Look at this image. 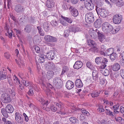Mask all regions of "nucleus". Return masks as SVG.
Masks as SVG:
<instances>
[{
    "label": "nucleus",
    "instance_id": "nucleus-56",
    "mask_svg": "<svg viewBox=\"0 0 124 124\" xmlns=\"http://www.w3.org/2000/svg\"><path fill=\"white\" fill-rule=\"evenodd\" d=\"M12 31L11 30H10V31H9V30H8L7 31V33L8 34V36L10 38H11L12 36Z\"/></svg>",
    "mask_w": 124,
    "mask_h": 124
},
{
    "label": "nucleus",
    "instance_id": "nucleus-16",
    "mask_svg": "<svg viewBox=\"0 0 124 124\" xmlns=\"http://www.w3.org/2000/svg\"><path fill=\"white\" fill-rule=\"evenodd\" d=\"M82 65L83 63L81 61H78L75 62L73 67L75 69H78L81 68Z\"/></svg>",
    "mask_w": 124,
    "mask_h": 124
},
{
    "label": "nucleus",
    "instance_id": "nucleus-25",
    "mask_svg": "<svg viewBox=\"0 0 124 124\" xmlns=\"http://www.w3.org/2000/svg\"><path fill=\"white\" fill-rule=\"evenodd\" d=\"M98 36L99 40L100 42H102L105 41V36L103 34L101 33H99Z\"/></svg>",
    "mask_w": 124,
    "mask_h": 124
},
{
    "label": "nucleus",
    "instance_id": "nucleus-21",
    "mask_svg": "<svg viewBox=\"0 0 124 124\" xmlns=\"http://www.w3.org/2000/svg\"><path fill=\"white\" fill-rule=\"evenodd\" d=\"M75 85L76 87L80 88L83 86V84L81 80L79 79H77L75 82Z\"/></svg>",
    "mask_w": 124,
    "mask_h": 124
},
{
    "label": "nucleus",
    "instance_id": "nucleus-60",
    "mask_svg": "<svg viewBox=\"0 0 124 124\" xmlns=\"http://www.w3.org/2000/svg\"><path fill=\"white\" fill-rule=\"evenodd\" d=\"M120 74L122 77L124 78V70H120Z\"/></svg>",
    "mask_w": 124,
    "mask_h": 124
},
{
    "label": "nucleus",
    "instance_id": "nucleus-18",
    "mask_svg": "<svg viewBox=\"0 0 124 124\" xmlns=\"http://www.w3.org/2000/svg\"><path fill=\"white\" fill-rule=\"evenodd\" d=\"M74 83L70 80H68L67 81L66 85V88L68 89H71L74 87Z\"/></svg>",
    "mask_w": 124,
    "mask_h": 124
},
{
    "label": "nucleus",
    "instance_id": "nucleus-42",
    "mask_svg": "<svg viewBox=\"0 0 124 124\" xmlns=\"http://www.w3.org/2000/svg\"><path fill=\"white\" fill-rule=\"evenodd\" d=\"M86 65L87 67L89 69L91 70H93V66L90 62H87Z\"/></svg>",
    "mask_w": 124,
    "mask_h": 124
},
{
    "label": "nucleus",
    "instance_id": "nucleus-24",
    "mask_svg": "<svg viewBox=\"0 0 124 124\" xmlns=\"http://www.w3.org/2000/svg\"><path fill=\"white\" fill-rule=\"evenodd\" d=\"M29 91L28 92V94L30 96H32L34 94L33 91L34 88L32 85H30L29 87Z\"/></svg>",
    "mask_w": 124,
    "mask_h": 124
},
{
    "label": "nucleus",
    "instance_id": "nucleus-17",
    "mask_svg": "<svg viewBox=\"0 0 124 124\" xmlns=\"http://www.w3.org/2000/svg\"><path fill=\"white\" fill-rule=\"evenodd\" d=\"M55 3L53 0H47L46 2L47 7L50 8H53L54 6Z\"/></svg>",
    "mask_w": 124,
    "mask_h": 124
},
{
    "label": "nucleus",
    "instance_id": "nucleus-61",
    "mask_svg": "<svg viewBox=\"0 0 124 124\" xmlns=\"http://www.w3.org/2000/svg\"><path fill=\"white\" fill-rule=\"evenodd\" d=\"M39 62L40 63H43L45 61V58H39Z\"/></svg>",
    "mask_w": 124,
    "mask_h": 124
},
{
    "label": "nucleus",
    "instance_id": "nucleus-35",
    "mask_svg": "<svg viewBox=\"0 0 124 124\" xmlns=\"http://www.w3.org/2000/svg\"><path fill=\"white\" fill-rule=\"evenodd\" d=\"M60 23L63 25L64 26H67L68 25V23L64 19L61 17L60 19Z\"/></svg>",
    "mask_w": 124,
    "mask_h": 124
},
{
    "label": "nucleus",
    "instance_id": "nucleus-62",
    "mask_svg": "<svg viewBox=\"0 0 124 124\" xmlns=\"http://www.w3.org/2000/svg\"><path fill=\"white\" fill-rule=\"evenodd\" d=\"M120 64L121 66H124V60L122 59L120 61Z\"/></svg>",
    "mask_w": 124,
    "mask_h": 124
},
{
    "label": "nucleus",
    "instance_id": "nucleus-41",
    "mask_svg": "<svg viewBox=\"0 0 124 124\" xmlns=\"http://www.w3.org/2000/svg\"><path fill=\"white\" fill-rule=\"evenodd\" d=\"M31 29L30 26L29 25H27L24 28V31L27 33H29L31 31Z\"/></svg>",
    "mask_w": 124,
    "mask_h": 124
},
{
    "label": "nucleus",
    "instance_id": "nucleus-32",
    "mask_svg": "<svg viewBox=\"0 0 124 124\" xmlns=\"http://www.w3.org/2000/svg\"><path fill=\"white\" fill-rule=\"evenodd\" d=\"M93 32L94 33V35H91V36L93 38H94L96 37V36L97 34L98 35H99V33H101L99 31L98 29H96L95 30H93Z\"/></svg>",
    "mask_w": 124,
    "mask_h": 124
},
{
    "label": "nucleus",
    "instance_id": "nucleus-55",
    "mask_svg": "<svg viewBox=\"0 0 124 124\" xmlns=\"http://www.w3.org/2000/svg\"><path fill=\"white\" fill-rule=\"evenodd\" d=\"M4 56L7 59H8L10 56V55L7 52H6L4 53Z\"/></svg>",
    "mask_w": 124,
    "mask_h": 124
},
{
    "label": "nucleus",
    "instance_id": "nucleus-9",
    "mask_svg": "<svg viewBox=\"0 0 124 124\" xmlns=\"http://www.w3.org/2000/svg\"><path fill=\"white\" fill-rule=\"evenodd\" d=\"M44 39L47 42H54L57 41L56 38L48 35L45 36Z\"/></svg>",
    "mask_w": 124,
    "mask_h": 124
},
{
    "label": "nucleus",
    "instance_id": "nucleus-58",
    "mask_svg": "<svg viewBox=\"0 0 124 124\" xmlns=\"http://www.w3.org/2000/svg\"><path fill=\"white\" fill-rule=\"evenodd\" d=\"M119 105V104H116L113 106V108L114 110H117L118 109Z\"/></svg>",
    "mask_w": 124,
    "mask_h": 124
},
{
    "label": "nucleus",
    "instance_id": "nucleus-53",
    "mask_svg": "<svg viewBox=\"0 0 124 124\" xmlns=\"http://www.w3.org/2000/svg\"><path fill=\"white\" fill-rule=\"evenodd\" d=\"M75 28L74 27H73L72 26H71L69 27V30L70 32L75 33Z\"/></svg>",
    "mask_w": 124,
    "mask_h": 124
},
{
    "label": "nucleus",
    "instance_id": "nucleus-49",
    "mask_svg": "<svg viewBox=\"0 0 124 124\" xmlns=\"http://www.w3.org/2000/svg\"><path fill=\"white\" fill-rule=\"evenodd\" d=\"M102 58L101 57H97L95 60L96 63L97 64H99L101 62Z\"/></svg>",
    "mask_w": 124,
    "mask_h": 124
},
{
    "label": "nucleus",
    "instance_id": "nucleus-59",
    "mask_svg": "<svg viewBox=\"0 0 124 124\" xmlns=\"http://www.w3.org/2000/svg\"><path fill=\"white\" fill-rule=\"evenodd\" d=\"M23 115L24 117L25 120L26 122L28 121L29 119L28 118L27 116L26 115L25 113H23Z\"/></svg>",
    "mask_w": 124,
    "mask_h": 124
},
{
    "label": "nucleus",
    "instance_id": "nucleus-48",
    "mask_svg": "<svg viewBox=\"0 0 124 124\" xmlns=\"http://www.w3.org/2000/svg\"><path fill=\"white\" fill-rule=\"evenodd\" d=\"M58 21L53 20L51 21V24L54 27H55L57 26L58 25Z\"/></svg>",
    "mask_w": 124,
    "mask_h": 124
},
{
    "label": "nucleus",
    "instance_id": "nucleus-63",
    "mask_svg": "<svg viewBox=\"0 0 124 124\" xmlns=\"http://www.w3.org/2000/svg\"><path fill=\"white\" fill-rule=\"evenodd\" d=\"M120 111L122 113H124V108L122 106L120 108Z\"/></svg>",
    "mask_w": 124,
    "mask_h": 124
},
{
    "label": "nucleus",
    "instance_id": "nucleus-1",
    "mask_svg": "<svg viewBox=\"0 0 124 124\" xmlns=\"http://www.w3.org/2000/svg\"><path fill=\"white\" fill-rule=\"evenodd\" d=\"M102 31L107 33H109L112 31L113 27L109 23L107 22L104 23L102 25Z\"/></svg>",
    "mask_w": 124,
    "mask_h": 124
},
{
    "label": "nucleus",
    "instance_id": "nucleus-40",
    "mask_svg": "<svg viewBox=\"0 0 124 124\" xmlns=\"http://www.w3.org/2000/svg\"><path fill=\"white\" fill-rule=\"evenodd\" d=\"M47 66L48 68L50 70L53 69L54 67V64L53 62H48Z\"/></svg>",
    "mask_w": 124,
    "mask_h": 124
},
{
    "label": "nucleus",
    "instance_id": "nucleus-38",
    "mask_svg": "<svg viewBox=\"0 0 124 124\" xmlns=\"http://www.w3.org/2000/svg\"><path fill=\"white\" fill-rule=\"evenodd\" d=\"M37 28L39 31V32L40 35L41 36L44 35V33L42 32L43 30L41 27L40 26H38L37 27Z\"/></svg>",
    "mask_w": 124,
    "mask_h": 124
},
{
    "label": "nucleus",
    "instance_id": "nucleus-36",
    "mask_svg": "<svg viewBox=\"0 0 124 124\" xmlns=\"http://www.w3.org/2000/svg\"><path fill=\"white\" fill-rule=\"evenodd\" d=\"M114 49L112 48H110L108 49L106 51L107 55H110L114 53Z\"/></svg>",
    "mask_w": 124,
    "mask_h": 124
},
{
    "label": "nucleus",
    "instance_id": "nucleus-47",
    "mask_svg": "<svg viewBox=\"0 0 124 124\" xmlns=\"http://www.w3.org/2000/svg\"><path fill=\"white\" fill-rule=\"evenodd\" d=\"M116 5L118 7H120L122 6L124 4L123 1L122 0H117V2L116 3Z\"/></svg>",
    "mask_w": 124,
    "mask_h": 124
},
{
    "label": "nucleus",
    "instance_id": "nucleus-43",
    "mask_svg": "<svg viewBox=\"0 0 124 124\" xmlns=\"http://www.w3.org/2000/svg\"><path fill=\"white\" fill-rule=\"evenodd\" d=\"M70 120L72 123L75 124L77 122V119L74 117H72L70 118Z\"/></svg>",
    "mask_w": 124,
    "mask_h": 124
},
{
    "label": "nucleus",
    "instance_id": "nucleus-23",
    "mask_svg": "<svg viewBox=\"0 0 124 124\" xmlns=\"http://www.w3.org/2000/svg\"><path fill=\"white\" fill-rule=\"evenodd\" d=\"M120 66L119 64L116 63L112 66V69L113 71H116L120 69Z\"/></svg>",
    "mask_w": 124,
    "mask_h": 124
},
{
    "label": "nucleus",
    "instance_id": "nucleus-28",
    "mask_svg": "<svg viewBox=\"0 0 124 124\" xmlns=\"http://www.w3.org/2000/svg\"><path fill=\"white\" fill-rule=\"evenodd\" d=\"M49 24L47 22L43 24V28L45 31L46 32H48L49 30Z\"/></svg>",
    "mask_w": 124,
    "mask_h": 124
},
{
    "label": "nucleus",
    "instance_id": "nucleus-13",
    "mask_svg": "<svg viewBox=\"0 0 124 124\" xmlns=\"http://www.w3.org/2000/svg\"><path fill=\"white\" fill-rule=\"evenodd\" d=\"M88 44L89 46L91 47L90 48V50L92 52L93 51V48H95L96 47V44L95 42L93 40H89L88 41Z\"/></svg>",
    "mask_w": 124,
    "mask_h": 124
},
{
    "label": "nucleus",
    "instance_id": "nucleus-39",
    "mask_svg": "<svg viewBox=\"0 0 124 124\" xmlns=\"http://www.w3.org/2000/svg\"><path fill=\"white\" fill-rule=\"evenodd\" d=\"M22 84L25 86L27 87L30 85V82L28 81L23 80L22 81Z\"/></svg>",
    "mask_w": 124,
    "mask_h": 124
},
{
    "label": "nucleus",
    "instance_id": "nucleus-45",
    "mask_svg": "<svg viewBox=\"0 0 124 124\" xmlns=\"http://www.w3.org/2000/svg\"><path fill=\"white\" fill-rule=\"evenodd\" d=\"M68 68L66 66H64L63 68V69L61 75H63V74L67 72L69 70Z\"/></svg>",
    "mask_w": 124,
    "mask_h": 124
},
{
    "label": "nucleus",
    "instance_id": "nucleus-34",
    "mask_svg": "<svg viewBox=\"0 0 124 124\" xmlns=\"http://www.w3.org/2000/svg\"><path fill=\"white\" fill-rule=\"evenodd\" d=\"M1 111L2 114L6 118L8 117V116L7 113L8 112L6 111V109H5L4 108H2Z\"/></svg>",
    "mask_w": 124,
    "mask_h": 124
},
{
    "label": "nucleus",
    "instance_id": "nucleus-57",
    "mask_svg": "<svg viewBox=\"0 0 124 124\" xmlns=\"http://www.w3.org/2000/svg\"><path fill=\"white\" fill-rule=\"evenodd\" d=\"M69 32L68 30H65L64 33V36L65 37L68 36L69 35Z\"/></svg>",
    "mask_w": 124,
    "mask_h": 124
},
{
    "label": "nucleus",
    "instance_id": "nucleus-8",
    "mask_svg": "<svg viewBox=\"0 0 124 124\" xmlns=\"http://www.w3.org/2000/svg\"><path fill=\"white\" fill-rule=\"evenodd\" d=\"M84 3L85 8L88 10H91L94 8V5L91 2L86 0L84 2Z\"/></svg>",
    "mask_w": 124,
    "mask_h": 124
},
{
    "label": "nucleus",
    "instance_id": "nucleus-12",
    "mask_svg": "<svg viewBox=\"0 0 124 124\" xmlns=\"http://www.w3.org/2000/svg\"><path fill=\"white\" fill-rule=\"evenodd\" d=\"M6 69L5 68H2L0 71V79H4L7 78V73L6 72Z\"/></svg>",
    "mask_w": 124,
    "mask_h": 124
},
{
    "label": "nucleus",
    "instance_id": "nucleus-20",
    "mask_svg": "<svg viewBox=\"0 0 124 124\" xmlns=\"http://www.w3.org/2000/svg\"><path fill=\"white\" fill-rule=\"evenodd\" d=\"M6 109L7 111L9 113H12L14 110L13 107L10 104L6 106Z\"/></svg>",
    "mask_w": 124,
    "mask_h": 124
},
{
    "label": "nucleus",
    "instance_id": "nucleus-46",
    "mask_svg": "<svg viewBox=\"0 0 124 124\" xmlns=\"http://www.w3.org/2000/svg\"><path fill=\"white\" fill-rule=\"evenodd\" d=\"M50 108L51 110L53 112H55L58 109L57 107L53 104H52L51 105Z\"/></svg>",
    "mask_w": 124,
    "mask_h": 124
},
{
    "label": "nucleus",
    "instance_id": "nucleus-11",
    "mask_svg": "<svg viewBox=\"0 0 124 124\" xmlns=\"http://www.w3.org/2000/svg\"><path fill=\"white\" fill-rule=\"evenodd\" d=\"M24 9L23 6L20 4H18L16 5L15 10L17 13H22Z\"/></svg>",
    "mask_w": 124,
    "mask_h": 124
},
{
    "label": "nucleus",
    "instance_id": "nucleus-7",
    "mask_svg": "<svg viewBox=\"0 0 124 124\" xmlns=\"http://www.w3.org/2000/svg\"><path fill=\"white\" fill-rule=\"evenodd\" d=\"M62 81L60 78L56 77L54 78L53 80V84L54 86L58 88H60L62 86Z\"/></svg>",
    "mask_w": 124,
    "mask_h": 124
},
{
    "label": "nucleus",
    "instance_id": "nucleus-19",
    "mask_svg": "<svg viewBox=\"0 0 124 124\" xmlns=\"http://www.w3.org/2000/svg\"><path fill=\"white\" fill-rule=\"evenodd\" d=\"M54 72L52 71H48L46 74V78L48 80L52 79L54 75Z\"/></svg>",
    "mask_w": 124,
    "mask_h": 124
},
{
    "label": "nucleus",
    "instance_id": "nucleus-50",
    "mask_svg": "<svg viewBox=\"0 0 124 124\" xmlns=\"http://www.w3.org/2000/svg\"><path fill=\"white\" fill-rule=\"evenodd\" d=\"M81 112L82 113L85 115H86L87 116L89 115V113L87 111H86L85 109L84 108H82L81 109Z\"/></svg>",
    "mask_w": 124,
    "mask_h": 124
},
{
    "label": "nucleus",
    "instance_id": "nucleus-29",
    "mask_svg": "<svg viewBox=\"0 0 124 124\" xmlns=\"http://www.w3.org/2000/svg\"><path fill=\"white\" fill-rule=\"evenodd\" d=\"M39 101L41 102L42 105L45 104L46 105H48L49 103V102L48 101H45L44 99L41 97L39 98Z\"/></svg>",
    "mask_w": 124,
    "mask_h": 124
},
{
    "label": "nucleus",
    "instance_id": "nucleus-5",
    "mask_svg": "<svg viewBox=\"0 0 124 124\" xmlns=\"http://www.w3.org/2000/svg\"><path fill=\"white\" fill-rule=\"evenodd\" d=\"M85 20L86 22L89 23H90L93 22L94 18L93 13L90 12L87 14L85 15Z\"/></svg>",
    "mask_w": 124,
    "mask_h": 124
},
{
    "label": "nucleus",
    "instance_id": "nucleus-33",
    "mask_svg": "<svg viewBox=\"0 0 124 124\" xmlns=\"http://www.w3.org/2000/svg\"><path fill=\"white\" fill-rule=\"evenodd\" d=\"M101 71L102 74L105 76H108L109 73V71L107 69H104L101 70Z\"/></svg>",
    "mask_w": 124,
    "mask_h": 124
},
{
    "label": "nucleus",
    "instance_id": "nucleus-22",
    "mask_svg": "<svg viewBox=\"0 0 124 124\" xmlns=\"http://www.w3.org/2000/svg\"><path fill=\"white\" fill-rule=\"evenodd\" d=\"M101 22L100 19L96 20L94 23V25L95 27L99 28L101 27Z\"/></svg>",
    "mask_w": 124,
    "mask_h": 124
},
{
    "label": "nucleus",
    "instance_id": "nucleus-2",
    "mask_svg": "<svg viewBox=\"0 0 124 124\" xmlns=\"http://www.w3.org/2000/svg\"><path fill=\"white\" fill-rule=\"evenodd\" d=\"M54 104L58 108V113L62 115H64L65 114V108L62 106V104L61 102H55Z\"/></svg>",
    "mask_w": 124,
    "mask_h": 124
},
{
    "label": "nucleus",
    "instance_id": "nucleus-6",
    "mask_svg": "<svg viewBox=\"0 0 124 124\" xmlns=\"http://www.w3.org/2000/svg\"><path fill=\"white\" fill-rule=\"evenodd\" d=\"M123 19L122 15L120 14L114 15L113 18V21L114 23L119 24L120 23Z\"/></svg>",
    "mask_w": 124,
    "mask_h": 124
},
{
    "label": "nucleus",
    "instance_id": "nucleus-31",
    "mask_svg": "<svg viewBox=\"0 0 124 124\" xmlns=\"http://www.w3.org/2000/svg\"><path fill=\"white\" fill-rule=\"evenodd\" d=\"M61 17L64 19V20L66 22L69 23H71L73 22L71 18L64 17L62 16H61Z\"/></svg>",
    "mask_w": 124,
    "mask_h": 124
},
{
    "label": "nucleus",
    "instance_id": "nucleus-14",
    "mask_svg": "<svg viewBox=\"0 0 124 124\" xmlns=\"http://www.w3.org/2000/svg\"><path fill=\"white\" fill-rule=\"evenodd\" d=\"M69 9L71 12V15L74 17L78 16V13L77 10L73 7H71L69 8Z\"/></svg>",
    "mask_w": 124,
    "mask_h": 124
},
{
    "label": "nucleus",
    "instance_id": "nucleus-10",
    "mask_svg": "<svg viewBox=\"0 0 124 124\" xmlns=\"http://www.w3.org/2000/svg\"><path fill=\"white\" fill-rule=\"evenodd\" d=\"M22 115L16 112L15 114V118L16 121L18 123L22 124L23 123V119L22 118Z\"/></svg>",
    "mask_w": 124,
    "mask_h": 124
},
{
    "label": "nucleus",
    "instance_id": "nucleus-27",
    "mask_svg": "<svg viewBox=\"0 0 124 124\" xmlns=\"http://www.w3.org/2000/svg\"><path fill=\"white\" fill-rule=\"evenodd\" d=\"M117 57V54L115 53H113L110 56V58L112 61L116 60Z\"/></svg>",
    "mask_w": 124,
    "mask_h": 124
},
{
    "label": "nucleus",
    "instance_id": "nucleus-51",
    "mask_svg": "<svg viewBox=\"0 0 124 124\" xmlns=\"http://www.w3.org/2000/svg\"><path fill=\"white\" fill-rule=\"evenodd\" d=\"M8 91L9 93L11 94L12 96L14 97L15 96V93L13 90L9 89H8Z\"/></svg>",
    "mask_w": 124,
    "mask_h": 124
},
{
    "label": "nucleus",
    "instance_id": "nucleus-52",
    "mask_svg": "<svg viewBox=\"0 0 124 124\" xmlns=\"http://www.w3.org/2000/svg\"><path fill=\"white\" fill-rule=\"evenodd\" d=\"M118 28V27L117 28H116L114 29H113L112 31H111V33L114 34L117 32L119 30V28Z\"/></svg>",
    "mask_w": 124,
    "mask_h": 124
},
{
    "label": "nucleus",
    "instance_id": "nucleus-44",
    "mask_svg": "<svg viewBox=\"0 0 124 124\" xmlns=\"http://www.w3.org/2000/svg\"><path fill=\"white\" fill-rule=\"evenodd\" d=\"M8 82L9 84L10 85H12L13 84L12 80L11 79V76L10 75H8Z\"/></svg>",
    "mask_w": 124,
    "mask_h": 124
},
{
    "label": "nucleus",
    "instance_id": "nucleus-4",
    "mask_svg": "<svg viewBox=\"0 0 124 124\" xmlns=\"http://www.w3.org/2000/svg\"><path fill=\"white\" fill-rule=\"evenodd\" d=\"M1 99L2 101L5 103L10 102L11 101L10 95L7 93H3L2 95Z\"/></svg>",
    "mask_w": 124,
    "mask_h": 124
},
{
    "label": "nucleus",
    "instance_id": "nucleus-3",
    "mask_svg": "<svg viewBox=\"0 0 124 124\" xmlns=\"http://www.w3.org/2000/svg\"><path fill=\"white\" fill-rule=\"evenodd\" d=\"M96 10L98 15L102 17H105L108 14L107 11L105 9L96 7Z\"/></svg>",
    "mask_w": 124,
    "mask_h": 124
},
{
    "label": "nucleus",
    "instance_id": "nucleus-54",
    "mask_svg": "<svg viewBox=\"0 0 124 124\" xmlns=\"http://www.w3.org/2000/svg\"><path fill=\"white\" fill-rule=\"evenodd\" d=\"M102 61H101V62L103 64H106L108 62L107 59L105 58H103V59H102Z\"/></svg>",
    "mask_w": 124,
    "mask_h": 124
},
{
    "label": "nucleus",
    "instance_id": "nucleus-37",
    "mask_svg": "<svg viewBox=\"0 0 124 124\" xmlns=\"http://www.w3.org/2000/svg\"><path fill=\"white\" fill-rule=\"evenodd\" d=\"M100 93V91H96L94 92L93 93H91V94L93 98H94L98 96Z\"/></svg>",
    "mask_w": 124,
    "mask_h": 124
},
{
    "label": "nucleus",
    "instance_id": "nucleus-26",
    "mask_svg": "<svg viewBox=\"0 0 124 124\" xmlns=\"http://www.w3.org/2000/svg\"><path fill=\"white\" fill-rule=\"evenodd\" d=\"M92 75L93 78L94 80L96 81L98 78V73L97 71L93 70V72Z\"/></svg>",
    "mask_w": 124,
    "mask_h": 124
},
{
    "label": "nucleus",
    "instance_id": "nucleus-64",
    "mask_svg": "<svg viewBox=\"0 0 124 124\" xmlns=\"http://www.w3.org/2000/svg\"><path fill=\"white\" fill-rule=\"evenodd\" d=\"M106 66V65L105 64H103L100 66V68L102 69V70L105 69L104 68Z\"/></svg>",
    "mask_w": 124,
    "mask_h": 124
},
{
    "label": "nucleus",
    "instance_id": "nucleus-15",
    "mask_svg": "<svg viewBox=\"0 0 124 124\" xmlns=\"http://www.w3.org/2000/svg\"><path fill=\"white\" fill-rule=\"evenodd\" d=\"M46 56V57L49 60H53L55 56L54 51H50L49 52L47 53Z\"/></svg>",
    "mask_w": 124,
    "mask_h": 124
},
{
    "label": "nucleus",
    "instance_id": "nucleus-30",
    "mask_svg": "<svg viewBox=\"0 0 124 124\" xmlns=\"http://www.w3.org/2000/svg\"><path fill=\"white\" fill-rule=\"evenodd\" d=\"M106 110L105 113L106 115H108L111 116L112 117H114L115 116L113 114V113L109 109H106Z\"/></svg>",
    "mask_w": 124,
    "mask_h": 124
}]
</instances>
